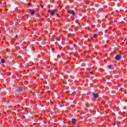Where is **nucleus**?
Wrapping results in <instances>:
<instances>
[{"mask_svg":"<svg viewBox=\"0 0 127 127\" xmlns=\"http://www.w3.org/2000/svg\"><path fill=\"white\" fill-rule=\"evenodd\" d=\"M71 50H74V49L71 48Z\"/></svg>","mask_w":127,"mask_h":127,"instance_id":"20","label":"nucleus"},{"mask_svg":"<svg viewBox=\"0 0 127 127\" xmlns=\"http://www.w3.org/2000/svg\"><path fill=\"white\" fill-rule=\"evenodd\" d=\"M124 94H125V95H127V91H124Z\"/></svg>","mask_w":127,"mask_h":127,"instance_id":"17","label":"nucleus"},{"mask_svg":"<svg viewBox=\"0 0 127 127\" xmlns=\"http://www.w3.org/2000/svg\"><path fill=\"white\" fill-rule=\"evenodd\" d=\"M28 19H30V20H31L32 18L31 17H29V16H28Z\"/></svg>","mask_w":127,"mask_h":127,"instance_id":"13","label":"nucleus"},{"mask_svg":"<svg viewBox=\"0 0 127 127\" xmlns=\"http://www.w3.org/2000/svg\"><path fill=\"white\" fill-rule=\"evenodd\" d=\"M29 11H30V14H31L32 15H33V14H35V12L34 11V10L30 9V10H29Z\"/></svg>","mask_w":127,"mask_h":127,"instance_id":"5","label":"nucleus"},{"mask_svg":"<svg viewBox=\"0 0 127 127\" xmlns=\"http://www.w3.org/2000/svg\"><path fill=\"white\" fill-rule=\"evenodd\" d=\"M115 59L117 61H120V60L122 59V56L120 55H117L115 57Z\"/></svg>","mask_w":127,"mask_h":127,"instance_id":"2","label":"nucleus"},{"mask_svg":"<svg viewBox=\"0 0 127 127\" xmlns=\"http://www.w3.org/2000/svg\"><path fill=\"white\" fill-rule=\"evenodd\" d=\"M73 93H74V92H71V95L73 94Z\"/></svg>","mask_w":127,"mask_h":127,"instance_id":"21","label":"nucleus"},{"mask_svg":"<svg viewBox=\"0 0 127 127\" xmlns=\"http://www.w3.org/2000/svg\"><path fill=\"white\" fill-rule=\"evenodd\" d=\"M68 12H69V13H70L71 14H73V15H75V12L74 11V10H69L68 11Z\"/></svg>","mask_w":127,"mask_h":127,"instance_id":"4","label":"nucleus"},{"mask_svg":"<svg viewBox=\"0 0 127 127\" xmlns=\"http://www.w3.org/2000/svg\"><path fill=\"white\" fill-rule=\"evenodd\" d=\"M57 14L58 16H59V17H60V14L59 13Z\"/></svg>","mask_w":127,"mask_h":127,"instance_id":"15","label":"nucleus"},{"mask_svg":"<svg viewBox=\"0 0 127 127\" xmlns=\"http://www.w3.org/2000/svg\"><path fill=\"white\" fill-rule=\"evenodd\" d=\"M64 84H65V85H67V86H69V84L68 83V82H64Z\"/></svg>","mask_w":127,"mask_h":127,"instance_id":"12","label":"nucleus"},{"mask_svg":"<svg viewBox=\"0 0 127 127\" xmlns=\"http://www.w3.org/2000/svg\"><path fill=\"white\" fill-rule=\"evenodd\" d=\"M97 35H98V34H94V35H93V37H94V38H96L97 37Z\"/></svg>","mask_w":127,"mask_h":127,"instance_id":"11","label":"nucleus"},{"mask_svg":"<svg viewBox=\"0 0 127 127\" xmlns=\"http://www.w3.org/2000/svg\"><path fill=\"white\" fill-rule=\"evenodd\" d=\"M107 67L108 69H112V64L108 65H107Z\"/></svg>","mask_w":127,"mask_h":127,"instance_id":"9","label":"nucleus"},{"mask_svg":"<svg viewBox=\"0 0 127 127\" xmlns=\"http://www.w3.org/2000/svg\"><path fill=\"white\" fill-rule=\"evenodd\" d=\"M92 95H93L94 98H95V99L99 98V95H98V93H95L93 92L92 93Z\"/></svg>","mask_w":127,"mask_h":127,"instance_id":"3","label":"nucleus"},{"mask_svg":"<svg viewBox=\"0 0 127 127\" xmlns=\"http://www.w3.org/2000/svg\"><path fill=\"white\" fill-rule=\"evenodd\" d=\"M34 14H35V16H36L37 17H40V15H39V14H38V13H35Z\"/></svg>","mask_w":127,"mask_h":127,"instance_id":"8","label":"nucleus"},{"mask_svg":"<svg viewBox=\"0 0 127 127\" xmlns=\"http://www.w3.org/2000/svg\"><path fill=\"white\" fill-rule=\"evenodd\" d=\"M50 11L51 13H52V15H55V11H54V10L51 9Z\"/></svg>","mask_w":127,"mask_h":127,"instance_id":"6","label":"nucleus"},{"mask_svg":"<svg viewBox=\"0 0 127 127\" xmlns=\"http://www.w3.org/2000/svg\"><path fill=\"white\" fill-rule=\"evenodd\" d=\"M4 62H5V60L2 59L1 60V63L3 64V63H4Z\"/></svg>","mask_w":127,"mask_h":127,"instance_id":"10","label":"nucleus"},{"mask_svg":"<svg viewBox=\"0 0 127 127\" xmlns=\"http://www.w3.org/2000/svg\"><path fill=\"white\" fill-rule=\"evenodd\" d=\"M90 74H93V71H90Z\"/></svg>","mask_w":127,"mask_h":127,"instance_id":"18","label":"nucleus"},{"mask_svg":"<svg viewBox=\"0 0 127 127\" xmlns=\"http://www.w3.org/2000/svg\"><path fill=\"white\" fill-rule=\"evenodd\" d=\"M47 12H51L50 10H47Z\"/></svg>","mask_w":127,"mask_h":127,"instance_id":"19","label":"nucleus"},{"mask_svg":"<svg viewBox=\"0 0 127 127\" xmlns=\"http://www.w3.org/2000/svg\"><path fill=\"white\" fill-rule=\"evenodd\" d=\"M71 123H72V125H75V124H76V119H72L71 120Z\"/></svg>","mask_w":127,"mask_h":127,"instance_id":"7","label":"nucleus"},{"mask_svg":"<svg viewBox=\"0 0 127 127\" xmlns=\"http://www.w3.org/2000/svg\"><path fill=\"white\" fill-rule=\"evenodd\" d=\"M27 4H28V6H29V5H30L31 4V2H29V3H28Z\"/></svg>","mask_w":127,"mask_h":127,"instance_id":"14","label":"nucleus"},{"mask_svg":"<svg viewBox=\"0 0 127 127\" xmlns=\"http://www.w3.org/2000/svg\"><path fill=\"white\" fill-rule=\"evenodd\" d=\"M49 16H48V17H49Z\"/></svg>","mask_w":127,"mask_h":127,"instance_id":"23","label":"nucleus"},{"mask_svg":"<svg viewBox=\"0 0 127 127\" xmlns=\"http://www.w3.org/2000/svg\"><path fill=\"white\" fill-rule=\"evenodd\" d=\"M16 91L18 93H22L24 91V88L22 87H19L16 88Z\"/></svg>","mask_w":127,"mask_h":127,"instance_id":"1","label":"nucleus"},{"mask_svg":"<svg viewBox=\"0 0 127 127\" xmlns=\"http://www.w3.org/2000/svg\"><path fill=\"white\" fill-rule=\"evenodd\" d=\"M19 34H20L21 33V30H19Z\"/></svg>","mask_w":127,"mask_h":127,"instance_id":"16","label":"nucleus"},{"mask_svg":"<svg viewBox=\"0 0 127 127\" xmlns=\"http://www.w3.org/2000/svg\"><path fill=\"white\" fill-rule=\"evenodd\" d=\"M46 84H47V82H46Z\"/></svg>","mask_w":127,"mask_h":127,"instance_id":"22","label":"nucleus"}]
</instances>
